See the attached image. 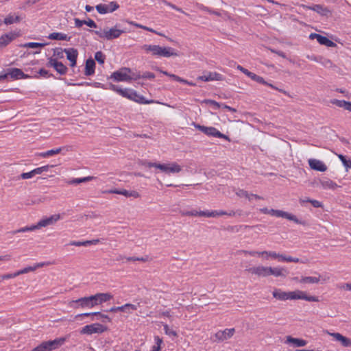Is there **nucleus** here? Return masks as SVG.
<instances>
[{"label":"nucleus","instance_id":"57","mask_svg":"<svg viewBox=\"0 0 351 351\" xmlns=\"http://www.w3.org/2000/svg\"><path fill=\"white\" fill-rule=\"evenodd\" d=\"M62 149H63L62 147H58L56 149L48 150L47 151L48 156H49V157H51L54 155L58 154L62 152Z\"/></svg>","mask_w":351,"mask_h":351},{"label":"nucleus","instance_id":"4","mask_svg":"<svg viewBox=\"0 0 351 351\" xmlns=\"http://www.w3.org/2000/svg\"><path fill=\"white\" fill-rule=\"evenodd\" d=\"M131 70L128 68L123 67L117 71H114L110 75V78L116 82H130L133 79L140 78V76L133 77L131 76Z\"/></svg>","mask_w":351,"mask_h":351},{"label":"nucleus","instance_id":"45","mask_svg":"<svg viewBox=\"0 0 351 351\" xmlns=\"http://www.w3.org/2000/svg\"><path fill=\"white\" fill-rule=\"evenodd\" d=\"M312 10L322 15H326L329 12L326 8H324L320 5H315L312 8Z\"/></svg>","mask_w":351,"mask_h":351},{"label":"nucleus","instance_id":"10","mask_svg":"<svg viewBox=\"0 0 351 351\" xmlns=\"http://www.w3.org/2000/svg\"><path fill=\"white\" fill-rule=\"evenodd\" d=\"M93 308L112 299L113 295L110 293H98L89 296Z\"/></svg>","mask_w":351,"mask_h":351},{"label":"nucleus","instance_id":"53","mask_svg":"<svg viewBox=\"0 0 351 351\" xmlns=\"http://www.w3.org/2000/svg\"><path fill=\"white\" fill-rule=\"evenodd\" d=\"M236 194L239 197H245L250 200V194H249L246 191H244L243 189H239L236 192Z\"/></svg>","mask_w":351,"mask_h":351},{"label":"nucleus","instance_id":"42","mask_svg":"<svg viewBox=\"0 0 351 351\" xmlns=\"http://www.w3.org/2000/svg\"><path fill=\"white\" fill-rule=\"evenodd\" d=\"M94 178H95L93 176H87V177L81 178H75V179L71 180L69 183L71 184H80L82 182H86L91 181Z\"/></svg>","mask_w":351,"mask_h":351},{"label":"nucleus","instance_id":"44","mask_svg":"<svg viewBox=\"0 0 351 351\" xmlns=\"http://www.w3.org/2000/svg\"><path fill=\"white\" fill-rule=\"evenodd\" d=\"M36 230V226L32 225L30 226H25V227L21 228L18 230H14L11 233L12 234H15L16 233L25 232H28V231H34Z\"/></svg>","mask_w":351,"mask_h":351},{"label":"nucleus","instance_id":"49","mask_svg":"<svg viewBox=\"0 0 351 351\" xmlns=\"http://www.w3.org/2000/svg\"><path fill=\"white\" fill-rule=\"evenodd\" d=\"M164 326V330L167 335H169L170 337H176L177 333L173 330L171 329L169 326L166 324H163Z\"/></svg>","mask_w":351,"mask_h":351},{"label":"nucleus","instance_id":"38","mask_svg":"<svg viewBox=\"0 0 351 351\" xmlns=\"http://www.w3.org/2000/svg\"><path fill=\"white\" fill-rule=\"evenodd\" d=\"M121 312H125L128 314H131V313H132L133 311H134L137 309L138 306L133 304L127 303L123 306H121Z\"/></svg>","mask_w":351,"mask_h":351},{"label":"nucleus","instance_id":"33","mask_svg":"<svg viewBox=\"0 0 351 351\" xmlns=\"http://www.w3.org/2000/svg\"><path fill=\"white\" fill-rule=\"evenodd\" d=\"M95 63L93 59H88L86 62L85 71L86 75H92L95 73Z\"/></svg>","mask_w":351,"mask_h":351},{"label":"nucleus","instance_id":"55","mask_svg":"<svg viewBox=\"0 0 351 351\" xmlns=\"http://www.w3.org/2000/svg\"><path fill=\"white\" fill-rule=\"evenodd\" d=\"M199 217H213V210L199 211Z\"/></svg>","mask_w":351,"mask_h":351},{"label":"nucleus","instance_id":"12","mask_svg":"<svg viewBox=\"0 0 351 351\" xmlns=\"http://www.w3.org/2000/svg\"><path fill=\"white\" fill-rule=\"evenodd\" d=\"M19 32L12 31L4 34L0 36V49H2L8 45L11 42L20 36Z\"/></svg>","mask_w":351,"mask_h":351},{"label":"nucleus","instance_id":"46","mask_svg":"<svg viewBox=\"0 0 351 351\" xmlns=\"http://www.w3.org/2000/svg\"><path fill=\"white\" fill-rule=\"evenodd\" d=\"M282 217V218H285V219H287L290 221H293L297 223H300V222L299 221V220L298 219V218L291 214V213H287V212H285V211H282V215H281V217Z\"/></svg>","mask_w":351,"mask_h":351},{"label":"nucleus","instance_id":"31","mask_svg":"<svg viewBox=\"0 0 351 351\" xmlns=\"http://www.w3.org/2000/svg\"><path fill=\"white\" fill-rule=\"evenodd\" d=\"M66 341V337H60L56 338L53 340L48 341L49 346H50V348L51 349V351L53 350H56L59 348H60Z\"/></svg>","mask_w":351,"mask_h":351},{"label":"nucleus","instance_id":"35","mask_svg":"<svg viewBox=\"0 0 351 351\" xmlns=\"http://www.w3.org/2000/svg\"><path fill=\"white\" fill-rule=\"evenodd\" d=\"M118 194L122 195L126 197L138 198L140 194L136 191H128L125 189L119 190Z\"/></svg>","mask_w":351,"mask_h":351},{"label":"nucleus","instance_id":"34","mask_svg":"<svg viewBox=\"0 0 351 351\" xmlns=\"http://www.w3.org/2000/svg\"><path fill=\"white\" fill-rule=\"evenodd\" d=\"M156 47L157 45L145 44L141 46V49L143 50L145 53L147 54H151L152 56L156 57Z\"/></svg>","mask_w":351,"mask_h":351},{"label":"nucleus","instance_id":"37","mask_svg":"<svg viewBox=\"0 0 351 351\" xmlns=\"http://www.w3.org/2000/svg\"><path fill=\"white\" fill-rule=\"evenodd\" d=\"M317 42L320 45H325L326 47H336V44L333 41L329 40L328 38L323 36L322 35L319 36Z\"/></svg>","mask_w":351,"mask_h":351},{"label":"nucleus","instance_id":"3","mask_svg":"<svg viewBox=\"0 0 351 351\" xmlns=\"http://www.w3.org/2000/svg\"><path fill=\"white\" fill-rule=\"evenodd\" d=\"M93 32L101 39L111 40L119 38L124 31L119 29L117 25H114L110 28L108 27L104 29L100 28Z\"/></svg>","mask_w":351,"mask_h":351},{"label":"nucleus","instance_id":"24","mask_svg":"<svg viewBox=\"0 0 351 351\" xmlns=\"http://www.w3.org/2000/svg\"><path fill=\"white\" fill-rule=\"evenodd\" d=\"M328 334L332 337L334 339L337 341L341 343V344L344 347H350L351 346V339L343 336L339 332H328Z\"/></svg>","mask_w":351,"mask_h":351},{"label":"nucleus","instance_id":"21","mask_svg":"<svg viewBox=\"0 0 351 351\" xmlns=\"http://www.w3.org/2000/svg\"><path fill=\"white\" fill-rule=\"evenodd\" d=\"M7 75L8 77L10 76L12 79L14 80L27 79L30 77L29 75L25 74L22 70L17 68H12L8 69Z\"/></svg>","mask_w":351,"mask_h":351},{"label":"nucleus","instance_id":"43","mask_svg":"<svg viewBox=\"0 0 351 351\" xmlns=\"http://www.w3.org/2000/svg\"><path fill=\"white\" fill-rule=\"evenodd\" d=\"M213 218H216V217H221V216H223V215H228V216H230V217H232V216H234L235 215V212L232 210V211H230V212H226V211H223L222 210H213Z\"/></svg>","mask_w":351,"mask_h":351},{"label":"nucleus","instance_id":"9","mask_svg":"<svg viewBox=\"0 0 351 351\" xmlns=\"http://www.w3.org/2000/svg\"><path fill=\"white\" fill-rule=\"evenodd\" d=\"M289 300H304L308 302H318V298L313 295H308L305 291L301 290H295L289 291Z\"/></svg>","mask_w":351,"mask_h":351},{"label":"nucleus","instance_id":"32","mask_svg":"<svg viewBox=\"0 0 351 351\" xmlns=\"http://www.w3.org/2000/svg\"><path fill=\"white\" fill-rule=\"evenodd\" d=\"M246 75L247 77H249L250 78H251L252 80L258 82V83H260V84H265V85H267V86H269L273 88H276L272 84H269L267 83L266 81H265V80L259 76V75H257L256 74L252 73V72H250L248 71V72L247 73Z\"/></svg>","mask_w":351,"mask_h":351},{"label":"nucleus","instance_id":"60","mask_svg":"<svg viewBox=\"0 0 351 351\" xmlns=\"http://www.w3.org/2000/svg\"><path fill=\"white\" fill-rule=\"evenodd\" d=\"M16 276H18L16 275V272H15L14 274H7L1 275V278H3L4 280H8L10 278H16Z\"/></svg>","mask_w":351,"mask_h":351},{"label":"nucleus","instance_id":"28","mask_svg":"<svg viewBox=\"0 0 351 351\" xmlns=\"http://www.w3.org/2000/svg\"><path fill=\"white\" fill-rule=\"evenodd\" d=\"M21 18L19 15L15 13H10L3 19V23L6 25H12L14 23H19Z\"/></svg>","mask_w":351,"mask_h":351},{"label":"nucleus","instance_id":"26","mask_svg":"<svg viewBox=\"0 0 351 351\" xmlns=\"http://www.w3.org/2000/svg\"><path fill=\"white\" fill-rule=\"evenodd\" d=\"M288 274L287 270L282 267H269V276L274 277H286Z\"/></svg>","mask_w":351,"mask_h":351},{"label":"nucleus","instance_id":"64","mask_svg":"<svg viewBox=\"0 0 351 351\" xmlns=\"http://www.w3.org/2000/svg\"><path fill=\"white\" fill-rule=\"evenodd\" d=\"M74 22H75V25L77 27H80L83 25H84V20H80L79 19H74Z\"/></svg>","mask_w":351,"mask_h":351},{"label":"nucleus","instance_id":"39","mask_svg":"<svg viewBox=\"0 0 351 351\" xmlns=\"http://www.w3.org/2000/svg\"><path fill=\"white\" fill-rule=\"evenodd\" d=\"M262 213L268 214L272 216H276L277 217H280L282 215V210H274V209H268L267 208H263L260 210Z\"/></svg>","mask_w":351,"mask_h":351},{"label":"nucleus","instance_id":"48","mask_svg":"<svg viewBox=\"0 0 351 351\" xmlns=\"http://www.w3.org/2000/svg\"><path fill=\"white\" fill-rule=\"evenodd\" d=\"M95 59L99 64H102L105 61V56L101 51H97L95 54Z\"/></svg>","mask_w":351,"mask_h":351},{"label":"nucleus","instance_id":"6","mask_svg":"<svg viewBox=\"0 0 351 351\" xmlns=\"http://www.w3.org/2000/svg\"><path fill=\"white\" fill-rule=\"evenodd\" d=\"M193 125L197 129H198L199 130L204 132V134H206L208 136L224 138V139L230 141V138H228V136L221 133L215 128L206 127V126L200 125L195 124V123H193Z\"/></svg>","mask_w":351,"mask_h":351},{"label":"nucleus","instance_id":"27","mask_svg":"<svg viewBox=\"0 0 351 351\" xmlns=\"http://www.w3.org/2000/svg\"><path fill=\"white\" fill-rule=\"evenodd\" d=\"M285 343L289 345H293L295 347H303L307 343V341L302 339L294 338L291 336L286 337Z\"/></svg>","mask_w":351,"mask_h":351},{"label":"nucleus","instance_id":"17","mask_svg":"<svg viewBox=\"0 0 351 351\" xmlns=\"http://www.w3.org/2000/svg\"><path fill=\"white\" fill-rule=\"evenodd\" d=\"M269 267L263 265H258L251 267L248 269L252 274L256 275L259 277H267L269 276Z\"/></svg>","mask_w":351,"mask_h":351},{"label":"nucleus","instance_id":"14","mask_svg":"<svg viewBox=\"0 0 351 351\" xmlns=\"http://www.w3.org/2000/svg\"><path fill=\"white\" fill-rule=\"evenodd\" d=\"M69 306L72 308H92L90 300L88 297H83L76 300H73L69 302Z\"/></svg>","mask_w":351,"mask_h":351},{"label":"nucleus","instance_id":"41","mask_svg":"<svg viewBox=\"0 0 351 351\" xmlns=\"http://www.w3.org/2000/svg\"><path fill=\"white\" fill-rule=\"evenodd\" d=\"M319 281H320V278L313 277V276L302 277L300 279V282L302 283L315 284V283H318Z\"/></svg>","mask_w":351,"mask_h":351},{"label":"nucleus","instance_id":"36","mask_svg":"<svg viewBox=\"0 0 351 351\" xmlns=\"http://www.w3.org/2000/svg\"><path fill=\"white\" fill-rule=\"evenodd\" d=\"M332 104L351 112V102L344 100L333 99Z\"/></svg>","mask_w":351,"mask_h":351},{"label":"nucleus","instance_id":"25","mask_svg":"<svg viewBox=\"0 0 351 351\" xmlns=\"http://www.w3.org/2000/svg\"><path fill=\"white\" fill-rule=\"evenodd\" d=\"M272 295L274 298L280 301L289 300V291H285L280 289H274L272 292Z\"/></svg>","mask_w":351,"mask_h":351},{"label":"nucleus","instance_id":"52","mask_svg":"<svg viewBox=\"0 0 351 351\" xmlns=\"http://www.w3.org/2000/svg\"><path fill=\"white\" fill-rule=\"evenodd\" d=\"M181 215L182 216H191V217H199V211L196 210H190V211H181L180 212Z\"/></svg>","mask_w":351,"mask_h":351},{"label":"nucleus","instance_id":"63","mask_svg":"<svg viewBox=\"0 0 351 351\" xmlns=\"http://www.w3.org/2000/svg\"><path fill=\"white\" fill-rule=\"evenodd\" d=\"M64 52V49H57L54 51V56H56L58 58H62Z\"/></svg>","mask_w":351,"mask_h":351},{"label":"nucleus","instance_id":"23","mask_svg":"<svg viewBox=\"0 0 351 351\" xmlns=\"http://www.w3.org/2000/svg\"><path fill=\"white\" fill-rule=\"evenodd\" d=\"M66 55L67 60L70 62V66L73 67L76 65V60L78 56L77 50L74 48H68L64 49Z\"/></svg>","mask_w":351,"mask_h":351},{"label":"nucleus","instance_id":"51","mask_svg":"<svg viewBox=\"0 0 351 351\" xmlns=\"http://www.w3.org/2000/svg\"><path fill=\"white\" fill-rule=\"evenodd\" d=\"M53 167V165H45L40 167H38L34 169V173L36 175L41 174L43 172H46L49 170V167Z\"/></svg>","mask_w":351,"mask_h":351},{"label":"nucleus","instance_id":"58","mask_svg":"<svg viewBox=\"0 0 351 351\" xmlns=\"http://www.w3.org/2000/svg\"><path fill=\"white\" fill-rule=\"evenodd\" d=\"M308 202H310L315 208H320L322 206V203L317 200L308 199Z\"/></svg>","mask_w":351,"mask_h":351},{"label":"nucleus","instance_id":"30","mask_svg":"<svg viewBox=\"0 0 351 351\" xmlns=\"http://www.w3.org/2000/svg\"><path fill=\"white\" fill-rule=\"evenodd\" d=\"M48 265V263H36L34 266H29V267H25L23 269L19 270L18 271H16V275L19 276V275H21V274L29 273L30 271H34L36 269H37L38 268L42 267L45 266V265Z\"/></svg>","mask_w":351,"mask_h":351},{"label":"nucleus","instance_id":"59","mask_svg":"<svg viewBox=\"0 0 351 351\" xmlns=\"http://www.w3.org/2000/svg\"><path fill=\"white\" fill-rule=\"evenodd\" d=\"M84 25H86L87 26H88L90 27H93V28H96L97 27L96 23L92 19H88L87 21L84 20Z\"/></svg>","mask_w":351,"mask_h":351},{"label":"nucleus","instance_id":"20","mask_svg":"<svg viewBox=\"0 0 351 351\" xmlns=\"http://www.w3.org/2000/svg\"><path fill=\"white\" fill-rule=\"evenodd\" d=\"M48 66L53 67L61 75L65 74L67 71V68L65 65L53 58L49 59Z\"/></svg>","mask_w":351,"mask_h":351},{"label":"nucleus","instance_id":"19","mask_svg":"<svg viewBox=\"0 0 351 351\" xmlns=\"http://www.w3.org/2000/svg\"><path fill=\"white\" fill-rule=\"evenodd\" d=\"M308 162L311 169L313 170L325 172L328 169L326 165L322 160L311 158L308 160Z\"/></svg>","mask_w":351,"mask_h":351},{"label":"nucleus","instance_id":"29","mask_svg":"<svg viewBox=\"0 0 351 351\" xmlns=\"http://www.w3.org/2000/svg\"><path fill=\"white\" fill-rule=\"evenodd\" d=\"M48 38L50 40L69 41L71 37L64 33L53 32L49 34Z\"/></svg>","mask_w":351,"mask_h":351},{"label":"nucleus","instance_id":"11","mask_svg":"<svg viewBox=\"0 0 351 351\" xmlns=\"http://www.w3.org/2000/svg\"><path fill=\"white\" fill-rule=\"evenodd\" d=\"M178 51L170 47H162L157 45L156 57L157 58H169L172 56H178Z\"/></svg>","mask_w":351,"mask_h":351},{"label":"nucleus","instance_id":"54","mask_svg":"<svg viewBox=\"0 0 351 351\" xmlns=\"http://www.w3.org/2000/svg\"><path fill=\"white\" fill-rule=\"evenodd\" d=\"M140 164L146 167H154L156 169H158V163L151 162H149L147 160H141L140 162Z\"/></svg>","mask_w":351,"mask_h":351},{"label":"nucleus","instance_id":"18","mask_svg":"<svg viewBox=\"0 0 351 351\" xmlns=\"http://www.w3.org/2000/svg\"><path fill=\"white\" fill-rule=\"evenodd\" d=\"M234 328H226L223 330H219L215 334V337L219 341H223L230 339L234 334Z\"/></svg>","mask_w":351,"mask_h":351},{"label":"nucleus","instance_id":"8","mask_svg":"<svg viewBox=\"0 0 351 351\" xmlns=\"http://www.w3.org/2000/svg\"><path fill=\"white\" fill-rule=\"evenodd\" d=\"M62 217L60 214H54L49 217H44L35 224L36 230L54 225L60 220Z\"/></svg>","mask_w":351,"mask_h":351},{"label":"nucleus","instance_id":"7","mask_svg":"<svg viewBox=\"0 0 351 351\" xmlns=\"http://www.w3.org/2000/svg\"><path fill=\"white\" fill-rule=\"evenodd\" d=\"M160 171L167 173H178L182 170V167L177 162H172L168 163H158V169Z\"/></svg>","mask_w":351,"mask_h":351},{"label":"nucleus","instance_id":"62","mask_svg":"<svg viewBox=\"0 0 351 351\" xmlns=\"http://www.w3.org/2000/svg\"><path fill=\"white\" fill-rule=\"evenodd\" d=\"M142 78H147V79H154L155 75L153 73L151 72H145L142 76Z\"/></svg>","mask_w":351,"mask_h":351},{"label":"nucleus","instance_id":"47","mask_svg":"<svg viewBox=\"0 0 351 351\" xmlns=\"http://www.w3.org/2000/svg\"><path fill=\"white\" fill-rule=\"evenodd\" d=\"M155 345L153 346L152 351H160L161 349V345L162 343V339L158 336L154 337Z\"/></svg>","mask_w":351,"mask_h":351},{"label":"nucleus","instance_id":"16","mask_svg":"<svg viewBox=\"0 0 351 351\" xmlns=\"http://www.w3.org/2000/svg\"><path fill=\"white\" fill-rule=\"evenodd\" d=\"M89 316H97V319L101 320L103 322L107 321L108 322H111V319L105 314H102L99 312H93V313H84L76 315L74 317L75 320H82L84 317H89Z\"/></svg>","mask_w":351,"mask_h":351},{"label":"nucleus","instance_id":"15","mask_svg":"<svg viewBox=\"0 0 351 351\" xmlns=\"http://www.w3.org/2000/svg\"><path fill=\"white\" fill-rule=\"evenodd\" d=\"M223 79V76L217 72H207L197 78V80L203 82L221 81Z\"/></svg>","mask_w":351,"mask_h":351},{"label":"nucleus","instance_id":"40","mask_svg":"<svg viewBox=\"0 0 351 351\" xmlns=\"http://www.w3.org/2000/svg\"><path fill=\"white\" fill-rule=\"evenodd\" d=\"M46 45L45 43H26L21 45V47L23 48H30V49H40L44 47Z\"/></svg>","mask_w":351,"mask_h":351},{"label":"nucleus","instance_id":"2","mask_svg":"<svg viewBox=\"0 0 351 351\" xmlns=\"http://www.w3.org/2000/svg\"><path fill=\"white\" fill-rule=\"evenodd\" d=\"M258 256L262 258L265 261L269 259H276L279 262H294L299 263L300 261L298 258H294L290 256H286L283 254L277 253L275 251L264 250L258 253Z\"/></svg>","mask_w":351,"mask_h":351},{"label":"nucleus","instance_id":"50","mask_svg":"<svg viewBox=\"0 0 351 351\" xmlns=\"http://www.w3.org/2000/svg\"><path fill=\"white\" fill-rule=\"evenodd\" d=\"M204 102L205 104L212 106L213 109H218V108H221V104H220L219 103H218L214 100H211V99H206L204 101Z\"/></svg>","mask_w":351,"mask_h":351},{"label":"nucleus","instance_id":"22","mask_svg":"<svg viewBox=\"0 0 351 351\" xmlns=\"http://www.w3.org/2000/svg\"><path fill=\"white\" fill-rule=\"evenodd\" d=\"M319 182L322 189L324 190L330 189L334 191L339 187V186H338L336 182L328 178H323L319 179Z\"/></svg>","mask_w":351,"mask_h":351},{"label":"nucleus","instance_id":"5","mask_svg":"<svg viewBox=\"0 0 351 351\" xmlns=\"http://www.w3.org/2000/svg\"><path fill=\"white\" fill-rule=\"evenodd\" d=\"M108 328L106 326L99 323H94L84 326L81 329L80 333L82 335H91L93 334H101L106 332Z\"/></svg>","mask_w":351,"mask_h":351},{"label":"nucleus","instance_id":"13","mask_svg":"<svg viewBox=\"0 0 351 351\" xmlns=\"http://www.w3.org/2000/svg\"><path fill=\"white\" fill-rule=\"evenodd\" d=\"M119 8V5L115 1H111L107 4L100 3L95 7L97 11L101 14L113 12Z\"/></svg>","mask_w":351,"mask_h":351},{"label":"nucleus","instance_id":"56","mask_svg":"<svg viewBox=\"0 0 351 351\" xmlns=\"http://www.w3.org/2000/svg\"><path fill=\"white\" fill-rule=\"evenodd\" d=\"M34 176H36V173H34V169H33L32 171H31L29 172L23 173L21 175V178L22 179H29V178H33Z\"/></svg>","mask_w":351,"mask_h":351},{"label":"nucleus","instance_id":"1","mask_svg":"<svg viewBox=\"0 0 351 351\" xmlns=\"http://www.w3.org/2000/svg\"><path fill=\"white\" fill-rule=\"evenodd\" d=\"M110 88L122 97L139 104H149L154 103V101L153 100H146L143 96L139 95L135 90L130 88H121L114 84H110Z\"/></svg>","mask_w":351,"mask_h":351},{"label":"nucleus","instance_id":"61","mask_svg":"<svg viewBox=\"0 0 351 351\" xmlns=\"http://www.w3.org/2000/svg\"><path fill=\"white\" fill-rule=\"evenodd\" d=\"M41 346H42V348L43 349V351H51V349L50 348V346H49V342L48 341H43V343H40Z\"/></svg>","mask_w":351,"mask_h":351}]
</instances>
